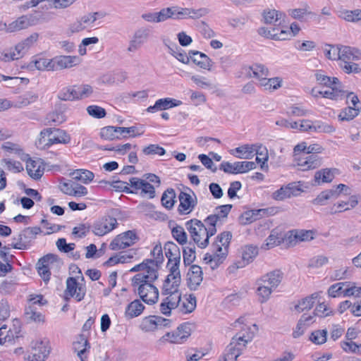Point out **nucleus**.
<instances>
[{
    "label": "nucleus",
    "mask_w": 361,
    "mask_h": 361,
    "mask_svg": "<svg viewBox=\"0 0 361 361\" xmlns=\"http://www.w3.org/2000/svg\"><path fill=\"white\" fill-rule=\"evenodd\" d=\"M232 326L238 332L232 338L224 354V361H235L245 348L246 344L254 338L258 326L254 324L250 326L245 317L238 318Z\"/></svg>",
    "instance_id": "obj_1"
},
{
    "label": "nucleus",
    "mask_w": 361,
    "mask_h": 361,
    "mask_svg": "<svg viewBox=\"0 0 361 361\" xmlns=\"http://www.w3.org/2000/svg\"><path fill=\"white\" fill-rule=\"evenodd\" d=\"M38 37L37 33H32L30 36L18 43L13 48L1 52L0 60L8 62L21 59L37 41Z\"/></svg>",
    "instance_id": "obj_2"
},
{
    "label": "nucleus",
    "mask_w": 361,
    "mask_h": 361,
    "mask_svg": "<svg viewBox=\"0 0 361 361\" xmlns=\"http://www.w3.org/2000/svg\"><path fill=\"white\" fill-rule=\"evenodd\" d=\"M185 227L194 243L200 248H205L209 245V231L205 224L200 220L192 219L185 223Z\"/></svg>",
    "instance_id": "obj_3"
},
{
    "label": "nucleus",
    "mask_w": 361,
    "mask_h": 361,
    "mask_svg": "<svg viewBox=\"0 0 361 361\" xmlns=\"http://www.w3.org/2000/svg\"><path fill=\"white\" fill-rule=\"evenodd\" d=\"M61 264V262L56 255L47 254L41 257L37 264L36 269L39 275L44 282H47L51 278V269Z\"/></svg>",
    "instance_id": "obj_4"
},
{
    "label": "nucleus",
    "mask_w": 361,
    "mask_h": 361,
    "mask_svg": "<svg viewBox=\"0 0 361 361\" xmlns=\"http://www.w3.org/2000/svg\"><path fill=\"white\" fill-rule=\"evenodd\" d=\"M40 135V141L46 142L44 146L47 147L54 144H68L71 142V136L59 128H46Z\"/></svg>",
    "instance_id": "obj_5"
},
{
    "label": "nucleus",
    "mask_w": 361,
    "mask_h": 361,
    "mask_svg": "<svg viewBox=\"0 0 361 361\" xmlns=\"http://www.w3.org/2000/svg\"><path fill=\"white\" fill-rule=\"evenodd\" d=\"M41 232L42 230L38 226L25 228L16 237L13 238L16 243H12L11 246L18 250H26L29 247L32 240Z\"/></svg>",
    "instance_id": "obj_6"
},
{
    "label": "nucleus",
    "mask_w": 361,
    "mask_h": 361,
    "mask_svg": "<svg viewBox=\"0 0 361 361\" xmlns=\"http://www.w3.org/2000/svg\"><path fill=\"white\" fill-rule=\"evenodd\" d=\"M135 288V292L147 305H153L159 300L158 288L153 283H141Z\"/></svg>",
    "instance_id": "obj_7"
},
{
    "label": "nucleus",
    "mask_w": 361,
    "mask_h": 361,
    "mask_svg": "<svg viewBox=\"0 0 361 361\" xmlns=\"http://www.w3.org/2000/svg\"><path fill=\"white\" fill-rule=\"evenodd\" d=\"M138 237L134 231H128L118 235L110 243L111 250H119L130 247L135 243Z\"/></svg>",
    "instance_id": "obj_8"
},
{
    "label": "nucleus",
    "mask_w": 361,
    "mask_h": 361,
    "mask_svg": "<svg viewBox=\"0 0 361 361\" xmlns=\"http://www.w3.org/2000/svg\"><path fill=\"white\" fill-rule=\"evenodd\" d=\"M51 347L47 340L35 341L32 342V359L28 356V361H44L48 358Z\"/></svg>",
    "instance_id": "obj_9"
},
{
    "label": "nucleus",
    "mask_w": 361,
    "mask_h": 361,
    "mask_svg": "<svg viewBox=\"0 0 361 361\" xmlns=\"http://www.w3.org/2000/svg\"><path fill=\"white\" fill-rule=\"evenodd\" d=\"M190 324L184 323L178 326L176 330L166 333L163 336L162 340L171 343H181L190 336Z\"/></svg>",
    "instance_id": "obj_10"
},
{
    "label": "nucleus",
    "mask_w": 361,
    "mask_h": 361,
    "mask_svg": "<svg viewBox=\"0 0 361 361\" xmlns=\"http://www.w3.org/2000/svg\"><path fill=\"white\" fill-rule=\"evenodd\" d=\"M118 224L116 218L104 216L95 221L92 226L93 233L98 236H103L114 230Z\"/></svg>",
    "instance_id": "obj_11"
},
{
    "label": "nucleus",
    "mask_w": 361,
    "mask_h": 361,
    "mask_svg": "<svg viewBox=\"0 0 361 361\" xmlns=\"http://www.w3.org/2000/svg\"><path fill=\"white\" fill-rule=\"evenodd\" d=\"M242 260L234 263L230 266L228 269L233 271L235 269H240L245 267L253 261L258 255V247L252 245H247L242 247Z\"/></svg>",
    "instance_id": "obj_12"
},
{
    "label": "nucleus",
    "mask_w": 361,
    "mask_h": 361,
    "mask_svg": "<svg viewBox=\"0 0 361 361\" xmlns=\"http://www.w3.org/2000/svg\"><path fill=\"white\" fill-rule=\"evenodd\" d=\"M65 300H69L68 296L75 297L77 301H81L85 295V288L80 286L73 277H69L66 280V289L65 290Z\"/></svg>",
    "instance_id": "obj_13"
},
{
    "label": "nucleus",
    "mask_w": 361,
    "mask_h": 361,
    "mask_svg": "<svg viewBox=\"0 0 361 361\" xmlns=\"http://www.w3.org/2000/svg\"><path fill=\"white\" fill-rule=\"evenodd\" d=\"M295 163L302 171L313 170L322 165V158L318 154H307L306 157L295 156Z\"/></svg>",
    "instance_id": "obj_14"
},
{
    "label": "nucleus",
    "mask_w": 361,
    "mask_h": 361,
    "mask_svg": "<svg viewBox=\"0 0 361 361\" xmlns=\"http://www.w3.org/2000/svg\"><path fill=\"white\" fill-rule=\"evenodd\" d=\"M160 304V312L165 315H170L172 310H176L180 301L181 293L176 292L169 293Z\"/></svg>",
    "instance_id": "obj_15"
},
{
    "label": "nucleus",
    "mask_w": 361,
    "mask_h": 361,
    "mask_svg": "<svg viewBox=\"0 0 361 361\" xmlns=\"http://www.w3.org/2000/svg\"><path fill=\"white\" fill-rule=\"evenodd\" d=\"M158 269L152 267L146 271L135 274L132 279V286L136 287L141 283H153L158 279Z\"/></svg>",
    "instance_id": "obj_16"
},
{
    "label": "nucleus",
    "mask_w": 361,
    "mask_h": 361,
    "mask_svg": "<svg viewBox=\"0 0 361 361\" xmlns=\"http://www.w3.org/2000/svg\"><path fill=\"white\" fill-rule=\"evenodd\" d=\"M202 268L192 265L188 273V286L191 290H196L202 281Z\"/></svg>",
    "instance_id": "obj_17"
},
{
    "label": "nucleus",
    "mask_w": 361,
    "mask_h": 361,
    "mask_svg": "<svg viewBox=\"0 0 361 361\" xmlns=\"http://www.w3.org/2000/svg\"><path fill=\"white\" fill-rule=\"evenodd\" d=\"M338 60L341 63L361 59V52L357 49L348 46H339Z\"/></svg>",
    "instance_id": "obj_18"
},
{
    "label": "nucleus",
    "mask_w": 361,
    "mask_h": 361,
    "mask_svg": "<svg viewBox=\"0 0 361 361\" xmlns=\"http://www.w3.org/2000/svg\"><path fill=\"white\" fill-rule=\"evenodd\" d=\"M180 204L178 207L180 215L190 213L197 204V200H193L191 195L185 192H180L178 196Z\"/></svg>",
    "instance_id": "obj_19"
},
{
    "label": "nucleus",
    "mask_w": 361,
    "mask_h": 361,
    "mask_svg": "<svg viewBox=\"0 0 361 361\" xmlns=\"http://www.w3.org/2000/svg\"><path fill=\"white\" fill-rule=\"evenodd\" d=\"M197 305L196 298L193 294L180 297V301L176 310L182 314H189L193 312Z\"/></svg>",
    "instance_id": "obj_20"
},
{
    "label": "nucleus",
    "mask_w": 361,
    "mask_h": 361,
    "mask_svg": "<svg viewBox=\"0 0 361 361\" xmlns=\"http://www.w3.org/2000/svg\"><path fill=\"white\" fill-rule=\"evenodd\" d=\"M190 60L199 67L206 70H210L212 61L205 54L198 51H190L188 52Z\"/></svg>",
    "instance_id": "obj_21"
},
{
    "label": "nucleus",
    "mask_w": 361,
    "mask_h": 361,
    "mask_svg": "<svg viewBox=\"0 0 361 361\" xmlns=\"http://www.w3.org/2000/svg\"><path fill=\"white\" fill-rule=\"evenodd\" d=\"M245 74L249 78H256L259 80H264L266 77L269 75V69L263 64L255 63L252 66L246 67L245 68Z\"/></svg>",
    "instance_id": "obj_22"
},
{
    "label": "nucleus",
    "mask_w": 361,
    "mask_h": 361,
    "mask_svg": "<svg viewBox=\"0 0 361 361\" xmlns=\"http://www.w3.org/2000/svg\"><path fill=\"white\" fill-rule=\"evenodd\" d=\"M164 250L165 255L168 258V266L176 262H180V250L179 247L172 241L165 243Z\"/></svg>",
    "instance_id": "obj_23"
},
{
    "label": "nucleus",
    "mask_w": 361,
    "mask_h": 361,
    "mask_svg": "<svg viewBox=\"0 0 361 361\" xmlns=\"http://www.w3.org/2000/svg\"><path fill=\"white\" fill-rule=\"evenodd\" d=\"M181 104V102L171 98L159 99L156 101L153 106H150L147 109L148 112H154L159 110H166L174 106H177Z\"/></svg>",
    "instance_id": "obj_24"
},
{
    "label": "nucleus",
    "mask_w": 361,
    "mask_h": 361,
    "mask_svg": "<svg viewBox=\"0 0 361 361\" xmlns=\"http://www.w3.org/2000/svg\"><path fill=\"white\" fill-rule=\"evenodd\" d=\"M80 62V59L75 56H60L54 58V66L56 70L69 68Z\"/></svg>",
    "instance_id": "obj_25"
},
{
    "label": "nucleus",
    "mask_w": 361,
    "mask_h": 361,
    "mask_svg": "<svg viewBox=\"0 0 361 361\" xmlns=\"http://www.w3.org/2000/svg\"><path fill=\"white\" fill-rule=\"evenodd\" d=\"M283 274L279 269L274 270L262 276V282L274 289L280 284L283 279Z\"/></svg>",
    "instance_id": "obj_26"
},
{
    "label": "nucleus",
    "mask_w": 361,
    "mask_h": 361,
    "mask_svg": "<svg viewBox=\"0 0 361 361\" xmlns=\"http://www.w3.org/2000/svg\"><path fill=\"white\" fill-rule=\"evenodd\" d=\"M320 293L315 292L309 296L302 298L294 307L295 310L298 312H302L305 310H310L315 301L319 298Z\"/></svg>",
    "instance_id": "obj_27"
},
{
    "label": "nucleus",
    "mask_w": 361,
    "mask_h": 361,
    "mask_svg": "<svg viewBox=\"0 0 361 361\" xmlns=\"http://www.w3.org/2000/svg\"><path fill=\"white\" fill-rule=\"evenodd\" d=\"M26 170L28 175L35 180L39 179L44 174V169L39 164L38 161L29 158L27 160Z\"/></svg>",
    "instance_id": "obj_28"
},
{
    "label": "nucleus",
    "mask_w": 361,
    "mask_h": 361,
    "mask_svg": "<svg viewBox=\"0 0 361 361\" xmlns=\"http://www.w3.org/2000/svg\"><path fill=\"white\" fill-rule=\"evenodd\" d=\"M145 310L144 305L136 299L128 305L125 315L128 319H133L140 315Z\"/></svg>",
    "instance_id": "obj_29"
},
{
    "label": "nucleus",
    "mask_w": 361,
    "mask_h": 361,
    "mask_svg": "<svg viewBox=\"0 0 361 361\" xmlns=\"http://www.w3.org/2000/svg\"><path fill=\"white\" fill-rule=\"evenodd\" d=\"M336 169H324L318 171L314 174L315 182L319 185L321 183H331L334 178V172Z\"/></svg>",
    "instance_id": "obj_30"
},
{
    "label": "nucleus",
    "mask_w": 361,
    "mask_h": 361,
    "mask_svg": "<svg viewBox=\"0 0 361 361\" xmlns=\"http://www.w3.org/2000/svg\"><path fill=\"white\" fill-rule=\"evenodd\" d=\"M276 28H272L271 30H269L267 27H262L258 29V34L262 37L272 39L274 40H284L287 37L283 36L284 34H286V32L285 30H281L280 32H276Z\"/></svg>",
    "instance_id": "obj_31"
},
{
    "label": "nucleus",
    "mask_w": 361,
    "mask_h": 361,
    "mask_svg": "<svg viewBox=\"0 0 361 361\" xmlns=\"http://www.w3.org/2000/svg\"><path fill=\"white\" fill-rule=\"evenodd\" d=\"M79 339L78 342L74 343V349L77 352L78 356L81 361H84V359L86 358L85 355L87 349L90 348V345L84 335H80Z\"/></svg>",
    "instance_id": "obj_32"
},
{
    "label": "nucleus",
    "mask_w": 361,
    "mask_h": 361,
    "mask_svg": "<svg viewBox=\"0 0 361 361\" xmlns=\"http://www.w3.org/2000/svg\"><path fill=\"white\" fill-rule=\"evenodd\" d=\"M336 190H326L320 192L312 203L314 205H325L329 200L336 199Z\"/></svg>",
    "instance_id": "obj_33"
},
{
    "label": "nucleus",
    "mask_w": 361,
    "mask_h": 361,
    "mask_svg": "<svg viewBox=\"0 0 361 361\" xmlns=\"http://www.w3.org/2000/svg\"><path fill=\"white\" fill-rule=\"evenodd\" d=\"M232 238V234L230 231H224L216 236V241L212 244L213 250H215V247L217 244L219 245L223 251L228 252V249L230 245V242Z\"/></svg>",
    "instance_id": "obj_34"
},
{
    "label": "nucleus",
    "mask_w": 361,
    "mask_h": 361,
    "mask_svg": "<svg viewBox=\"0 0 361 361\" xmlns=\"http://www.w3.org/2000/svg\"><path fill=\"white\" fill-rule=\"evenodd\" d=\"M338 16L348 22L358 23L361 21V9H344L339 11Z\"/></svg>",
    "instance_id": "obj_35"
},
{
    "label": "nucleus",
    "mask_w": 361,
    "mask_h": 361,
    "mask_svg": "<svg viewBox=\"0 0 361 361\" xmlns=\"http://www.w3.org/2000/svg\"><path fill=\"white\" fill-rule=\"evenodd\" d=\"M315 78L317 81L322 85L326 87H331L333 85H340L339 80L337 78L329 77L323 73L322 71H318L315 73Z\"/></svg>",
    "instance_id": "obj_36"
},
{
    "label": "nucleus",
    "mask_w": 361,
    "mask_h": 361,
    "mask_svg": "<svg viewBox=\"0 0 361 361\" xmlns=\"http://www.w3.org/2000/svg\"><path fill=\"white\" fill-rule=\"evenodd\" d=\"M329 87L331 90L324 91L323 97L336 101L345 98V91L339 89L336 85Z\"/></svg>",
    "instance_id": "obj_37"
},
{
    "label": "nucleus",
    "mask_w": 361,
    "mask_h": 361,
    "mask_svg": "<svg viewBox=\"0 0 361 361\" xmlns=\"http://www.w3.org/2000/svg\"><path fill=\"white\" fill-rule=\"evenodd\" d=\"M183 262L185 266L190 265L195 259V246L193 243H189L183 250Z\"/></svg>",
    "instance_id": "obj_38"
},
{
    "label": "nucleus",
    "mask_w": 361,
    "mask_h": 361,
    "mask_svg": "<svg viewBox=\"0 0 361 361\" xmlns=\"http://www.w3.org/2000/svg\"><path fill=\"white\" fill-rule=\"evenodd\" d=\"M151 255L153 257V262L150 263L152 266L158 269V267L163 263L164 258L163 255V250L161 243L157 244L152 249Z\"/></svg>",
    "instance_id": "obj_39"
},
{
    "label": "nucleus",
    "mask_w": 361,
    "mask_h": 361,
    "mask_svg": "<svg viewBox=\"0 0 361 361\" xmlns=\"http://www.w3.org/2000/svg\"><path fill=\"white\" fill-rule=\"evenodd\" d=\"M171 235L173 238L181 245H183L187 243L188 241V235L185 231V229L183 226L179 225H176L171 229Z\"/></svg>",
    "instance_id": "obj_40"
},
{
    "label": "nucleus",
    "mask_w": 361,
    "mask_h": 361,
    "mask_svg": "<svg viewBox=\"0 0 361 361\" xmlns=\"http://www.w3.org/2000/svg\"><path fill=\"white\" fill-rule=\"evenodd\" d=\"M176 192L173 188H168L161 196V204L166 209H171L175 203Z\"/></svg>",
    "instance_id": "obj_41"
},
{
    "label": "nucleus",
    "mask_w": 361,
    "mask_h": 361,
    "mask_svg": "<svg viewBox=\"0 0 361 361\" xmlns=\"http://www.w3.org/2000/svg\"><path fill=\"white\" fill-rule=\"evenodd\" d=\"M257 284L259 286L257 289V293L259 297L260 302L263 303L269 298V296L272 293L273 288L262 282L260 279L257 281Z\"/></svg>",
    "instance_id": "obj_42"
},
{
    "label": "nucleus",
    "mask_w": 361,
    "mask_h": 361,
    "mask_svg": "<svg viewBox=\"0 0 361 361\" xmlns=\"http://www.w3.org/2000/svg\"><path fill=\"white\" fill-rule=\"evenodd\" d=\"M261 213L264 214V209L247 211L240 216V220L243 224H248L256 221Z\"/></svg>",
    "instance_id": "obj_43"
},
{
    "label": "nucleus",
    "mask_w": 361,
    "mask_h": 361,
    "mask_svg": "<svg viewBox=\"0 0 361 361\" xmlns=\"http://www.w3.org/2000/svg\"><path fill=\"white\" fill-rule=\"evenodd\" d=\"M180 282L173 281L169 278H166L164 281L163 286L161 288V293L163 295H168L169 293H173L179 291V286Z\"/></svg>",
    "instance_id": "obj_44"
},
{
    "label": "nucleus",
    "mask_w": 361,
    "mask_h": 361,
    "mask_svg": "<svg viewBox=\"0 0 361 361\" xmlns=\"http://www.w3.org/2000/svg\"><path fill=\"white\" fill-rule=\"evenodd\" d=\"M100 135L105 140L120 139L118 127L106 126L101 129Z\"/></svg>",
    "instance_id": "obj_45"
},
{
    "label": "nucleus",
    "mask_w": 361,
    "mask_h": 361,
    "mask_svg": "<svg viewBox=\"0 0 361 361\" xmlns=\"http://www.w3.org/2000/svg\"><path fill=\"white\" fill-rule=\"evenodd\" d=\"M75 86H69L63 88L59 93L58 97L61 100L63 101H73L78 99V97L76 96Z\"/></svg>",
    "instance_id": "obj_46"
},
{
    "label": "nucleus",
    "mask_w": 361,
    "mask_h": 361,
    "mask_svg": "<svg viewBox=\"0 0 361 361\" xmlns=\"http://www.w3.org/2000/svg\"><path fill=\"white\" fill-rule=\"evenodd\" d=\"M360 110V108H353L352 106H348L340 112L338 118L341 121H350L359 114Z\"/></svg>",
    "instance_id": "obj_47"
},
{
    "label": "nucleus",
    "mask_w": 361,
    "mask_h": 361,
    "mask_svg": "<svg viewBox=\"0 0 361 361\" xmlns=\"http://www.w3.org/2000/svg\"><path fill=\"white\" fill-rule=\"evenodd\" d=\"M25 315L28 320L33 322H41L43 321V316L37 312V308L33 305H27L25 308Z\"/></svg>",
    "instance_id": "obj_48"
},
{
    "label": "nucleus",
    "mask_w": 361,
    "mask_h": 361,
    "mask_svg": "<svg viewBox=\"0 0 361 361\" xmlns=\"http://www.w3.org/2000/svg\"><path fill=\"white\" fill-rule=\"evenodd\" d=\"M157 315H150L145 317L140 324V328L145 331H151L157 329Z\"/></svg>",
    "instance_id": "obj_49"
},
{
    "label": "nucleus",
    "mask_w": 361,
    "mask_h": 361,
    "mask_svg": "<svg viewBox=\"0 0 361 361\" xmlns=\"http://www.w3.org/2000/svg\"><path fill=\"white\" fill-rule=\"evenodd\" d=\"M282 80L279 78H267L266 77L264 80H261L259 85L264 87L265 90H276L281 86Z\"/></svg>",
    "instance_id": "obj_50"
},
{
    "label": "nucleus",
    "mask_w": 361,
    "mask_h": 361,
    "mask_svg": "<svg viewBox=\"0 0 361 361\" xmlns=\"http://www.w3.org/2000/svg\"><path fill=\"white\" fill-rule=\"evenodd\" d=\"M1 147L3 149L9 153L18 154L22 159H24V157L28 156L27 154H25L20 146L16 143L6 142L2 145Z\"/></svg>",
    "instance_id": "obj_51"
},
{
    "label": "nucleus",
    "mask_w": 361,
    "mask_h": 361,
    "mask_svg": "<svg viewBox=\"0 0 361 361\" xmlns=\"http://www.w3.org/2000/svg\"><path fill=\"white\" fill-rule=\"evenodd\" d=\"M293 188H290V187H287L285 186H282L281 188H280L279 190H276L274 192H273L272 194V198L275 200H283L286 198H290L292 195H293V192L291 190Z\"/></svg>",
    "instance_id": "obj_52"
},
{
    "label": "nucleus",
    "mask_w": 361,
    "mask_h": 361,
    "mask_svg": "<svg viewBox=\"0 0 361 361\" xmlns=\"http://www.w3.org/2000/svg\"><path fill=\"white\" fill-rule=\"evenodd\" d=\"M209 350L207 349L204 350H196L192 349L187 352V361H199L200 359H203L204 357L208 356Z\"/></svg>",
    "instance_id": "obj_53"
},
{
    "label": "nucleus",
    "mask_w": 361,
    "mask_h": 361,
    "mask_svg": "<svg viewBox=\"0 0 361 361\" xmlns=\"http://www.w3.org/2000/svg\"><path fill=\"white\" fill-rule=\"evenodd\" d=\"M282 16L285 14L275 9L264 11L263 13L264 23L267 24H272L278 21Z\"/></svg>",
    "instance_id": "obj_54"
},
{
    "label": "nucleus",
    "mask_w": 361,
    "mask_h": 361,
    "mask_svg": "<svg viewBox=\"0 0 361 361\" xmlns=\"http://www.w3.org/2000/svg\"><path fill=\"white\" fill-rule=\"evenodd\" d=\"M254 152L257 154V157H262V164H261V169H264L268 168L267 162L269 159L268 150L266 147L262 145H255Z\"/></svg>",
    "instance_id": "obj_55"
},
{
    "label": "nucleus",
    "mask_w": 361,
    "mask_h": 361,
    "mask_svg": "<svg viewBox=\"0 0 361 361\" xmlns=\"http://www.w3.org/2000/svg\"><path fill=\"white\" fill-rule=\"evenodd\" d=\"M218 216L214 214L209 215L205 219L204 223L207 226V229L209 231V235H214L216 233V226L220 221Z\"/></svg>",
    "instance_id": "obj_56"
},
{
    "label": "nucleus",
    "mask_w": 361,
    "mask_h": 361,
    "mask_svg": "<svg viewBox=\"0 0 361 361\" xmlns=\"http://www.w3.org/2000/svg\"><path fill=\"white\" fill-rule=\"evenodd\" d=\"M255 145H244L236 147L235 151L240 154L237 157L241 159H250L254 154Z\"/></svg>",
    "instance_id": "obj_57"
},
{
    "label": "nucleus",
    "mask_w": 361,
    "mask_h": 361,
    "mask_svg": "<svg viewBox=\"0 0 361 361\" xmlns=\"http://www.w3.org/2000/svg\"><path fill=\"white\" fill-rule=\"evenodd\" d=\"M327 331L326 329L317 330L313 331L310 336V340L317 345H321L326 341Z\"/></svg>",
    "instance_id": "obj_58"
},
{
    "label": "nucleus",
    "mask_w": 361,
    "mask_h": 361,
    "mask_svg": "<svg viewBox=\"0 0 361 361\" xmlns=\"http://www.w3.org/2000/svg\"><path fill=\"white\" fill-rule=\"evenodd\" d=\"M35 65L36 68L40 71H56V66H54V59H39L35 61Z\"/></svg>",
    "instance_id": "obj_59"
},
{
    "label": "nucleus",
    "mask_w": 361,
    "mask_h": 361,
    "mask_svg": "<svg viewBox=\"0 0 361 361\" xmlns=\"http://www.w3.org/2000/svg\"><path fill=\"white\" fill-rule=\"evenodd\" d=\"M180 262H176L171 264L170 266L167 265V267L169 269V274L166 278H169V279L178 282L181 281L180 272L179 270Z\"/></svg>",
    "instance_id": "obj_60"
},
{
    "label": "nucleus",
    "mask_w": 361,
    "mask_h": 361,
    "mask_svg": "<svg viewBox=\"0 0 361 361\" xmlns=\"http://www.w3.org/2000/svg\"><path fill=\"white\" fill-rule=\"evenodd\" d=\"M235 170L237 173H243L249 171L250 170L254 169L256 168V164L254 161H236L235 162Z\"/></svg>",
    "instance_id": "obj_61"
},
{
    "label": "nucleus",
    "mask_w": 361,
    "mask_h": 361,
    "mask_svg": "<svg viewBox=\"0 0 361 361\" xmlns=\"http://www.w3.org/2000/svg\"><path fill=\"white\" fill-rule=\"evenodd\" d=\"M120 137H136L141 135L143 131L139 132L138 128L136 126H131L128 128L118 127Z\"/></svg>",
    "instance_id": "obj_62"
},
{
    "label": "nucleus",
    "mask_w": 361,
    "mask_h": 361,
    "mask_svg": "<svg viewBox=\"0 0 361 361\" xmlns=\"http://www.w3.org/2000/svg\"><path fill=\"white\" fill-rule=\"evenodd\" d=\"M76 92V96L78 97V99L87 98L92 94L93 92L92 87L89 85H74Z\"/></svg>",
    "instance_id": "obj_63"
},
{
    "label": "nucleus",
    "mask_w": 361,
    "mask_h": 361,
    "mask_svg": "<svg viewBox=\"0 0 361 361\" xmlns=\"http://www.w3.org/2000/svg\"><path fill=\"white\" fill-rule=\"evenodd\" d=\"M142 153L145 155L152 156V155H160L165 154L166 150L158 145L152 144L145 147L142 149Z\"/></svg>",
    "instance_id": "obj_64"
}]
</instances>
